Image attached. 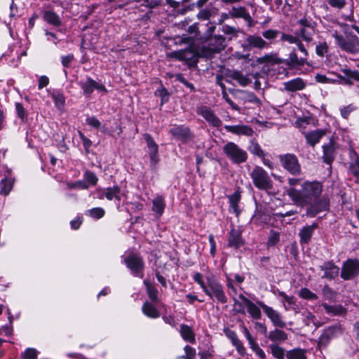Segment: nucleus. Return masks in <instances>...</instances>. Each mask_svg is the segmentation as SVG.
<instances>
[{
  "label": "nucleus",
  "mask_w": 359,
  "mask_h": 359,
  "mask_svg": "<svg viewBox=\"0 0 359 359\" xmlns=\"http://www.w3.org/2000/svg\"><path fill=\"white\" fill-rule=\"evenodd\" d=\"M348 172L353 175L357 182L359 180V157L356 156L354 160L351 161L348 165Z\"/></svg>",
  "instance_id": "nucleus-43"
},
{
  "label": "nucleus",
  "mask_w": 359,
  "mask_h": 359,
  "mask_svg": "<svg viewBox=\"0 0 359 359\" xmlns=\"http://www.w3.org/2000/svg\"><path fill=\"white\" fill-rule=\"evenodd\" d=\"M8 314H9V316H8L9 324L2 326L1 329V332H0V334L4 332V334L7 337L11 336L13 333V327H12L13 316H11L10 313H8Z\"/></svg>",
  "instance_id": "nucleus-59"
},
{
  "label": "nucleus",
  "mask_w": 359,
  "mask_h": 359,
  "mask_svg": "<svg viewBox=\"0 0 359 359\" xmlns=\"http://www.w3.org/2000/svg\"><path fill=\"white\" fill-rule=\"evenodd\" d=\"M43 19L48 24L55 27H60L62 24L60 16L53 11H44L43 12Z\"/></svg>",
  "instance_id": "nucleus-29"
},
{
  "label": "nucleus",
  "mask_w": 359,
  "mask_h": 359,
  "mask_svg": "<svg viewBox=\"0 0 359 359\" xmlns=\"http://www.w3.org/2000/svg\"><path fill=\"white\" fill-rule=\"evenodd\" d=\"M143 137L147 144L150 168L152 171H156L158 170V163L160 161L158 145L156 143L151 135L145 133L143 135Z\"/></svg>",
  "instance_id": "nucleus-4"
},
{
  "label": "nucleus",
  "mask_w": 359,
  "mask_h": 359,
  "mask_svg": "<svg viewBox=\"0 0 359 359\" xmlns=\"http://www.w3.org/2000/svg\"><path fill=\"white\" fill-rule=\"evenodd\" d=\"M208 294H205L212 300H217L218 302L225 304L227 302V297L225 294L222 285L216 280L210 277L206 278Z\"/></svg>",
  "instance_id": "nucleus-6"
},
{
  "label": "nucleus",
  "mask_w": 359,
  "mask_h": 359,
  "mask_svg": "<svg viewBox=\"0 0 359 359\" xmlns=\"http://www.w3.org/2000/svg\"><path fill=\"white\" fill-rule=\"evenodd\" d=\"M315 31L309 29L308 28H300L297 31V36L304 41L309 43L313 40V35Z\"/></svg>",
  "instance_id": "nucleus-41"
},
{
  "label": "nucleus",
  "mask_w": 359,
  "mask_h": 359,
  "mask_svg": "<svg viewBox=\"0 0 359 359\" xmlns=\"http://www.w3.org/2000/svg\"><path fill=\"white\" fill-rule=\"evenodd\" d=\"M50 97L54 102L55 107L58 110L62 111L65 104V97L63 93L57 90H53L50 93Z\"/></svg>",
  "instance_id": "nucleus-32"
},
{
  "label": "nucleus",
  "mask_w": 359,
  "mask_h": 359,
  "mask_svg": "<svg viewBox=\"0 0 359 359\" xmlns=\"http://www.w3.org/2000/svg\"><path fill=\"white\" fill-rule=\"evenodd\" d=\"M180 335L182 339L191 344H194L196 341L195 334L192 329L187 325L182 324L180 325Z\"/></svg>",
  "instance_id": "nucleus-31"
},
{
  "label": "nucleus",
  "mask_w": 359,
  "mask_h": 359,
  "mask_svg": "<svg viewBox=\"0 0 359 359\" xmlns=\"http://www.w3.org/2000/svg\"><path fill=\"white\" fill-rule=\"evenodd\" d=\"M299 296L302 299L308 300H316L318 299V296L306 287L300 290Z\"/></svg>",
  "instance_id": "nucleus-49"
},
{
  "label": "nucleus",
  "mask_w": 359,
  "mask_h": 359,
  "mask_svg": "<svg viewBox=\"0 0 359 359\" xmlns=\"http://www.w3.org/2000/svg\"><path fill=\"white\" fill-rule=\"evenodd\" d=\"M13 180L11 177H5L0 182V194L7 196L13 189Z\"/></svg>",
  "instance_id": "nucleus-39"
},
{
  "label": "nucleus",
  "mask_w": 359,
  "mask_h": 359,
  "mask_svg": "<svg viewBox=\"0 0 359 359\" xmlns=\"http://www.w3.org/2000/svg\"><path fill=\"white\" fill-rule=\"evenodd\" d=\"M313 203H309L310 205L306 210V215L311 217L316 216L318 213L327 211L330 206V200L326 196H323L318 199L316 198Z\"/></svg>",
  "instance_id": "nucleus-12"
},
{
  "label": "nucleus",
  "mask_w": 359,
  "mask_h": 359,
  "mask_svg": "<svg viewBox=\"0 0 359 359\" xmlns=\"http://www.w3.org/2000/svg\"><path fill=\"white\" fill-rule=\"evenodd\" d=\"M342 333V330L340 325L328 326L323 330L318 341V346L319 347H326L330 341Z\"/></svg>",
  "instance_id": "nucleus-8"
},
{
  "label": "nucleus",
  "mask_w": 359,
  "mask_h": 359,
  "mask_svg": "<svg viewBox=\"0 0 359 359\" xmlns=\"http://www.w3.org/2000/svg\"><path fill=\"white\" fill-rule=\"evenodd\" d=\"M248 344L250 346V348L252 351L258 355L260 358H265V353L264 351L257 344H256L251 338L250 334H248Z\"/></svg>",
  "instance_id": "nucleus-50"
},
{
  "label": "nucleus",
  "mask_w": 359,
  "mask_h": 359,
  "mask_svg": "<svg viewBox=\"0 0 359 359\" xmlns=\"http://www.w3.org/2000/svg\"><path fill=\"white\" fill-rule=\"evenodd\" d=\"M147 290L150 299L153 302H156L158 300V291L155 287L147 285Z\"/></svg>",
  "instance_id": "nucleus-61"
},
{
  "label": "nucleus",
  "mask_w": 359,
  "mask_h": 359,
  "mask_svg": "<svg viewBox=\"0 0 359 359\" xmlns=\"http://www.w3.org/2000/svg\"><path fill=\"white\" fill-rule=\"evenodd\" d=\"M223 150L226 156L234 163L244 162L246 159L245 152L233 142H230L226 144Z\"/></svg>",
  "instance_id": "nucleus-10"
},
{
  "label": "nucleus",
  "mask_w": 359,
  "mask_h": 359,
  "mask_svg": "<svg viewBox=\"0 0 359 359\" xmlns=\"http://www.w3.org/2000/svg\"><path fill=\"white\" fill-rule=\"evenodd\" d=\"M196 111L197 114L201 116L211 126L219 128L222 126V121L209 107L201 106L198 107Z\"/></svg>",
  "instance_id": "nucleus-15"
},
{
  "label": "nucleus",
  "mask_w": 359,
  "mask_h": 359,
  "mask_svg": "<svg viewBox=\"0 0 359 359\" xmlns=\"http://www.w3.org/2000/svg\"><path fill=\"white\" fill-rule=\"evenodd\" d=\"M337 46L347 53H355L359 52V39L355 35H348Z\"/></svg>",
  "instance_id": "nucleus-16"
},
{
  "label": "nucleus",
  "mask_w": 359,
  "mask_h": 359,
  "mask_svg": "<svg viewBox=\"0 0 359 359\" xmlns=\"http://www.w3.org/2000/svg\"><path fill=\"white\" fill-rule=\"evenodd\" d=\"M127 195L128 191L121 189L118 185L106 188L105 198L109 201H114L118 211L122 210L121 203L122 201H124L127 198Z\"/></svg>",
  "instance_id": "nucleus-7"
},
{
  "label": "nucleus",
  "mask_w": 359,
  "mask_h": 359,
  "mask_svg": "<svg viewBox=\"0 0 359 359\" xmlns=\"http://www.w3.org/2000/svg\"><path fill=\"white\" fill-rule=\"evenodd\" d=\"M121 258L134 276L143 277L144 262L138 255L130 253L128 255H123Z\"/></svg>",
  "instance_id": "nucleus-3"
},
{
  "label": "nucleus",
  "mask_w": 359,
  "mask_h": 359,
  "mask_svg": "<svg viewBox=\"0 0 359 359\" xmlns=\"http://www.w3.org/2000/svg\"><path fill=\"white\" fill-rule=\"evenodd\" d=\"M322 306L327 313H331L334 316L344 315L346 313V309L341 305L331 306L326 303H323Z\"/></svg>",
  "instance_id": "nucleus-38"
},
{
  "label": "nucleus",
  "mask_w": 359,
  "mask_h": 359,
  "mask_svg": "<svg viewBox=\"0 0 359 359\" xmlns=\"http://www.w3.org/2000/svg\"><path fill=\"white\" fill-rule=\"evenodd\" d=\"M267 337L270 341L273 342H282L287 339V334L278 328L270 331Z\"/></svg>",
  "instance_id": "nucleus-34"
},
{
  "label": "nucleus",
  "mask_w": 359,
  "mask_h": 359,
  "mask_svg": "<svg viewBox=\"0 0 359 359\" xmlns=\"http://www.w3.org/2000/svg\"><path fill=\"white\" fill-rule=\"evenodd\" d=\"M283 167L292 175H299L301 166L297 156L294 154H287L280 156Z\"/></svg>",
  "instance_id": "nucleus-11"
},
{
  "label": "nucleus",
  "mask_w": 359,
  "mask_h": 359,
  "mask_svg": "<svg viewBox=\"0 0 359 359\" xmlns=\"http://www.w3.org/2000/svg\"><path fill=\"white\" fill-rule=\"evenodd\" d=\"M226 81L233 85L247 86V77L239 71H230L226 74Z\"/></svg>",
  "instance_id": "nucleus-23"
},
{
  "label": "nucleus",
  "mask_w": 359,
  "mask_h": 359,
  "mask_svg": "<svg viewBox=\"0 0 359 359\" xmlns=\"http://www.w3.org/2000/svg\"><path fill=\"white\" fill-rule=\"evenodd\" d=\"M304 322L306 326H310L311 324L316 325L315 316L309 311H304L303 313Z\"/></svg>",
  "instance_id": "nucleus-63"
},
{
  "label": "nucleus",
  "mask_w": 359,
  "mask_h": 359,
  "mask_svg": "<svg viewBox=\"0 0 359 359\" xmlns=\"http://www.w3.org/2000/svg\"><path fill=\"white\" fill-rule=\"evenodd\" d=\"M271 351L273 356L277 359H283L285 355V351L280 346L276 344H271Z\"/></svg>",
  "instance_id": "nucleus-55"
},
{
  "label": "nucleus",
  "mask_w": 359,
  "mask_h": 359,
  "mask_svg": "<svg viewBox=\"0 0 359 359\" xmlns=\"http://www.w3.org/2000/svg\"><path fill=\"white\" fill-rule=\"evenodd\" d=\"M318 227L316 223H313L310 226H304L299 231L300 242L302 243H308L311 240L314 230Z\"/></svg>",
  "instance_id": "nucleus-28"
},
{
  "label": "nucleus",
  "mask_w": 359,
  "mask_h": 359,
  "mask_svg": "<svg viewBox=\"0 0 359 359\" xmlns=\"http://www.w3.org/2000/svg\"><path fill=\"white\" fill-rule=\"evenodd\" d=\"M79 86L86 97H90L95 90L107 92V89L103 84L96 82L89 76L86 78V81H80Z\"/></svg>",
  "instance_id": "nucleus-14"
},
{
  "label": "nucleus",
  "mask_w": 359,
  "mask_h": 359,
  "mask_svg": "<svg viewBox=\"0 0 359 359\" xmlns=\"http://www.w3.org/2000/svg\"><path fill=\"white\" fill-rule=\"evenodd\" d=\"M280 241V234L275 231H271L269 239L267 241V246L272 247L276 245Z\"/></svg>",
  "instance_id": "nucleus-56"
},
{
  "label": "nucleus",
  "mask_w": 359,
  "mask_h": 359,
  "mask_svg": "<svg viewBox=\"0 0 359 359\" xmlns=\"http://www.w3.org/2000/svg\"><path fill=\"white\" fill-rule=\"evenodd\" d=\"M194 280L198 283L205 294H208L207 289L208 283L206 284L203 280V276L201 273H195L193 276Z\"/></svg>",
  "instance_id": "nucleus-51"
},
{
  "label": "nucleus",
  "mask_w": 359,
  "mask_h": 359,
  "mask_svg": "<svg viewBox=\"0 0 359 359\" xmlns=\"http://www.w3.org/2000/svg\"><path fill=\"white\" fill-rule=\"evenodd\" d=\"M328 45L325 41L319 42L316 46V53L321 57H323L328 52Z\"/></svg>",
  "instance_id": "nucleus-54"
},
{
  "label": "nucleus",
  "mask_w": 359,
  "mask_h": 359,
  "mask_svg": "<svg viewBox=\"0 0 359 359\" xmlns=\"http://www.w3.org/2000/svg\"><path fill=\"white\" fill-rule=\"evenodd\" d=\"M315 79L317 82L321 83H334L337 80L332 78L327 77L326 75L317 74L315 76Z\"/></svg>",
  "instance_id": "nucleus-58"
},
{
  "label": "nucleus",
  "mask_w": 359,
  "mask_h": 359,
  "mask_svg": "<svg viewBox=\"0 0 359 359\" xmlns=\"http://www.w3.org/2000/svg\"><path fill=\"white\" fill-rule=\"evenodd\" d=\"M170 57L182 61L190 60L194 54L193 52L189 49H184L178 51H173L170 54Z\"/></svg>",
  "instance_id": "nucleus-37"
},
{
  "label": "nucleus",
  "mask_w": 359,
  "mask_h": 359,
  "mask_svg": "<svg viewBox=\"0 0 359 359\" xmlns=\"http://www.w3.org/2000/svg\"><path fill=\"white\" fill-rule=\"evenodd\" d=\"M287 60L288 61V64L296 66L303 65L306 58H299L296 53L293 51L289 54L288 58Z\"/></svg>",
  "instance_id": "nucleus-52"
},
{
  "label": "nucleus",
  "mask_w": 359,
  "mask_h": 359,
  "mask_svg": "<svg viewBox=\"0 0 359 359\" xmlns=\"http://www.w3.org/2000/svg\"><path fill=\"white\" fill-rule=\"evenodd\" d=\"M229 201V211L238 216L240 213L238 203L241 200V195L238 192H234L228 196Z\"/></svg>",
  "instance_id": "nucleus-33"
},
{
  "label": "nucleus",
  "mask_w": 359,
  "mask_h": 359,
  "mask_svg": "<svg viewBox=\"0 0 359 359\" xmlns=\"http://www.w3.org/2000/svg\"><path fill=\"white\" fill-rule=\"evenodd\" d=\"M83 177L85 179L86 183L88 184V187L95 186L98 181V178L96 175L90 170H86L84 172Z\"/></svg>",
  "instance_id": "nucleus-47"
},
{
  "label": "nucleus",
  "mask_w": 359,
  "mask_h": 359,
  "mask_svg": "<svg viewBox=\"0 0 359 359\" xmlns=\"http://www.w3.org/2000/svg\"><path fill=\"white\" fill-rule=\"evenodd\" d=\"M170 133L175 139L184 143L189 142L192 138L190 129L184 125L174 126L170 130Z\"/></svg>",
  "instance_id": "nucleus-17"
},
{
  "label": "nucleus",
  "mask_w": 359,
  "mask_h": 359,
  "mask_svg": "<svg viewBox=\"0 0 359 359\" xmlns=\"http://www.w3.org/2000/svg\"><path fill=\"white\" fill-rule=\"evenodd\" d=\"M285 90L287 92H296L305 88L306 83L302 78H295L283 83Z\"/></svg>",
  "instance_id": "nucleus-22"
},
{
  "label": "nucleus",
  "mask_w": 359,
  "mask_h": 359,
  "mask_svg": "<svg viewBox=\"0 0 359 359\" xmlns=\"http://www.w3.org/2000/svg\"><path fill=\"white\" fill-rule=\"evenodd\" d=\"M45 35L46 36V40L49 42H52L55 45H57V43L60 41V40L57 36V34L54 32L46 29Z\"/></svg>",
  "instance_id": "nucleus-64"
},
{
  "label": "nucleus",
  "mask_w": 359,
  "mask_h": 359,
  "mask_svg": "<svg viewBox=\"0 0 359 359\" xmlns=\"http://www.w3.org/2000/svg\"><path fill=\"white\" fill-rule=\"evenodd\" d=\"M143 313L151 318H157L160 316V312L158 309L150 302H145L142 308Z\"/></svg>",
  "instance_id": "nucleus-35"
},
{
  "label": "nucleus",
  "mask_w": 359,
  "mask_h": 359,
  "mask_svg": "<svg viewBox=\"0 0 359 359\" xmlns=\"http://www.w3.org/2000/svg\"><path fill=\"white\" fill-rule=\"evenodd\" d=\"M258 304L274 327L278 328H284L286 327V323L280 312L262 302H258Z\"/></svg>",
  "instance_id": "nucleus-9"
},
{
  "label": "nucleus",
  "mask_w": 359,
  "mask_h": 359,
  "mask_svg": "<svg viewBox=\"0 0 359 359\" xmlns=\"http://www.w3.org/2000/svg\"><path fill=\"white\" fill-rule=\"evenodd\" d=\"M37 351L32 348H28L22 353V359H36Z\"/></svg>",
  "instance_id": "nucleus-60"
},
{
  "label": "nucleus",
  "mask_w": 359,
  "mask_h": 359,
  "mask_svg": "<svg viewBox=\"0 0 359 359\" xmlns=\"http://www.w3.org/2000/svg\"><path fill=\"white\" fill-rule=\"evenodd\" d=\"M359 273V261L358 259H348L344 262L341 277L344 280H351Z\"/></svg>",
  "instance_id": "nucleus-13"
},
{
  "label": "nucleus",
  "mask_w": 359,
  "mask_h": 359,
  "mask_svg": "<svg viewBox=\"0 0 359 359\" xmlns=\"http://www.w3.org/2000/svg\"><path fill=\"white\" fill-rule=\"evenodd\" d=\"M341 72L344 73V76L337 74V77L343 81L344 83L348 85H352L353 81H359V72L358 71H352L349 69H343Z\"/></svg>",
  "instance_id": "nucleus-26"
},
{
  "label": "nucleus",
  "mask_w": 359,
  "mask_h": 359,
  "mask_svg": "<svg viewBox=\"0 0 359 359\" xmlns=\"http://www.w3.org/2000/svg\"><path fill=\"white\" fill-rule=\"evenodd\" d=\"M322 191L323 185L321 183L316 181H306L302 184L301 189H297L294 187L289 188L287 190V194L296 205L302 207L318 198Z\"/></svg>",
  "instance_id": "nucleus-1"
},
{
  "label": "nucleus",
  "mask_w": 359,
  "mask_h": 359,
  "mask_svg": "<svg viewBox=\"0 0 359 359\" xmlns=\"http://www.w3.org/2000/svg\"><path fill=\"white\" fill-rule=\"evenodd\" d=\"M223 331L226 337L231 341L232 345L235 346L238 353L241 355H244L245 354V348L238 339L236 333L227 327L224 328Z\"/></svg>",
  "instance_id": "nucleus-19"
},
{
  "label": "nucleus",
  "mask_w": 359,
  "mask_h": 359,
  "mask_svg": "<svg viewBox=\"0 0 359 359\" xmlns=\"http://www.w3.org/2000/svg\"><path fill=\"white\" fill-rule=\"evenodd\" d=\"M298 38V36H297V32H295V35L283 33L280 36V41H287L289 43L294 44L295 42L297 41Z\"/></svg>",
  "instance_id": "nucleus-62"
},
{
  "label": "nucleus",
  "mask_w": 359,
  "mask_h": 359,
  "mask_svg": "<svg viewBox=\"0 0 359 359\" xmlns=\"http://www.w3.org/2000/svg\"><path fill=\"white\" fill-rule=\"evenodd\" d=\"M248 150L253 155L260 158L262 159L264 165L271 167V161L269 160H266L264 158L265 152L262 150L259 144L254 140L250 142V145H248Z\"/></svg>",
  "instance_id": "nucleus-25"
},
{
  "label": "nucleus",
  "mask_w": 359,
  "mask_h": 359,
  "mask_svg": "<svg viewBox=\"0 0 359 359\" xmlns=\"http://www.w3.org/2000/svg\"><path fill=\"white\" fill-rule=\"evenodd\" d=\"M210 49L213 52H219L226 46L225 38L221 35L215 36L209 42Z\"/></svg>",
  "instance_id": "nucleus-30"
},
{
  "label": "nucleus",
  "mask_w": 359,
  "mask_h": 359,
  "mask_svg": "<svg viewBox=\"0 0 359 359\" xmlns=\"http://www.w3.org/2000/svg\"><path fill=\"white\" fill-rule=\"evenodd\" d=\"M287 359H306V352L302 348H294L286 353Z\"/></svg>",
  "instance_id": "nucleus-42"
},
{
  "label": "nucleus",
  "mask_w": 359,
  "mask_h": 359,
  "mask_svg": "<svg viewBox=\"0 0 359 359\" xmlns=\"http://www.w3.org/2000/svg\"><path fill=\"white\" fill-rule=\"evenodd\" d=\"M234 280L236 283V285H233L230 280L228 281L226 285L231 289L229 293L232 295L234 300V310L239 313H244L245 308L247 306L246 292L243 291L242 288L239 286L243 282L244 277L236 274L234 275Z\"/></svg>",
  "instance_id": "nucleus-2"
},
{
  "label": "nucleus",
  "mask_w": 359,
  "mask_h": 359,
  "mask_svg": "<svg viewBox=\"0 0 359 359\" xmlns=\"http://www.w3.org/2000/svg\"><path fill=\"white\" fill-rule=\"evenodd\" d=\"M260 306H257L253 302L248 300V313L255 319H259L261 317Z\"/></svg>",
  "instance_id": "nucleus-48"
},
{
  "label": "nucleus",
  "mask_w": 359,
  "mask_h": 359,
  "mask_svg": "<svg viewBox=\"0 0 359 359\" xmlns=\"http://www.w3.org/2000/svg\"><path fill=\"white\" fill-rule=\"evenodd\" d=\"M79 138L82 141L83 146L85 149L86 154H88L90 152V148L93 144L92 141L90 139H88V137H86L84 135V134L82 133L81 131H79Z\"/></svg>",
  "instance_id": "nucleus-57"
},
{
  "label": "nucleus",
  "mask_w": 359,
  "mask_h": 359,
  "mask_svg": "<svg viewBox=\"0 0 359 359\" xmlns=\"http://www.w3.org/2000/svg\"><path fill=\"white\" fill-rule=\"evenodd\" d=\"M244 243L245 242L242 238L241 231L239 229H231L229 233L227 246L238 250L243 246Z\"/></svg>",
  "instance_id": "nucleus-18"
},
{
  "label": "nucleus",
  "mask_w": 359,
  "mask_h": 359,
  "mask_svg": "<svg viewBox=\"0 0 359 359\" xmlns=\"http://www.w3.org/2000/svg\"><path fill=\"white\" fill-rule=\"evenodd\" d=\"M165 202L162 196H156L152 201V211L155 213L156 217H160L164 212L165 208Z\"/></svg>",
  "instance_id": "nucleus-27"
},
{
  "label": "nucleus",
  "mask_w": 359,
  "mask_h": 359,
  "mask_svg": "<svg viewBox=\"0 0 359 359\" xmlns=\"http://www.w3.org/2000/svg\"><path fill=\"white\" fill-rule=\"evenodd\" d=\"M297 24L301 26V28H308L312 31H315L316 23L311 19L304 17L297 21Z\"/></svg>",
  "instance_id": "nucleus-46"
},
{
  "label": "nucleus",
  "mask_w": 359,
  "mask_h": 359,
  "mask_svg": "<svg viewBox=\"0 0 359 359\" xmlns=\"http://www.w3.org/2000/svg\"><path fill=\"white\" fill-rule=\"evenodd\" d=\"M198 348L201 359H214L215 351L209 339H204L200 344Z\"/></svg>",
  "instance_id": "nucleus-20"
},
{
  "label": "nucleus",
  "mask_w": 359,
  "mask_h": 359,
  "mask_svg": "<svg viewBox=\"0 0 359 359\" xmlns=\"http://www.w3.org/2000/svg\"><path fill=\"white\" fill-rule=\"evenodd\" d=\"M326 131L323 129H318L308 133H304L307 144L314 147L325 135Z\"/></svg>",
  "instance_id": "nucleus-21"
},
{
  "label": "nucleus",
  "mask_w": 359,
  "mask_h": 359,
  "mask_svg": "<svg viewBox=\"0 0 359 359\" xmlns=\"http://www.w3.org/2000/svg\"><path fill=\"white\" fill-rule=\"evenodd\" d=\"M267 46V43L260 36H248V48L255 47L263 48Z\"/></svg>",
  "instance_id": "nucleus-40"
},
{
  "label": "nucleus",
  "mask_w": 359,
  "mask_h": 359,
  "mask_svg": "<svg viewBox=\"0 0 359 359\" xmlns=\"http://www.w3.org/2000/svg\"><path fill=\"white\" fill-rule=\"evenodd\" d=\"M324 161L330 164L334 158V147L332 142L323 146Z\"/></svg>",
  "instance_id": "nucleus-36"
},
{
  "label": "nucleus",
  "mask_w": 359,
  "mask_h": 359,
  "mask_svg": "<svg viewBox=\"0 0 359 359\" xmlns=\"http://www.w3.org/2000/svg\"><path fill=\"white\" fill-rule=\"evenodd\" d=\"M227 132H230L237 135H247V126H224Z\"/></svg>",
  "instance_id": "nucleus-45"
},
{
  "label": "nucleus",
  "mask_w": 359,
  "mask_h": 359,
  "mask_svg": "<svg viewBox=\"0 0 359 359\" xmlns=\"http://www.w3.org/2000/svg\"><path fill=\"white\" fill-rule=\"evenodd\" d=\"M250 175L255 186L258 189L269 191L272 188L273 182L262 168L255 167Z\"/></svg>",
  "instance_id": "nucleus-5"
},
{
  "label": "nucleus",
  "mask_w": 359,
  "mask_h": 359,
  "mask_svg": "<svg viewBox=\"0 0 359 359\" xmlns=\"http://www.w3.org/2000/svg\"><path fill=\"white\" fill-rule=\"evenodd\" d=\"M105 211L102 208H93L88 210L86 215L95 219H101L104 217Z\"/></svg>",
  "instance_id": "nucleus-44"
},
{
  "label": "nucleus",
  "mask_w": 359,
  "mask_h": 359,
  "mask_svg": "<svg viewBox=\"0 0 359 359\" xmlns=\"http://www.w3.org/2000/svg\"><path fill=\"white\" fill-rule=\"evenodd\" d=\"M356 109V107L353 104H350L347 106L341 107L339 109L340 115L344 119H348L350 114Z\"/></svg>",
  "instance_id": "nucleus-53"
},
{
  "label": "nucleus",
  "mask_w": 359,
  "mask_h": 359,
  "mask_svg": "<svg viewBox=\"0 0 359 359\" xmlns=\"http://www.w3.org/2000/svg\"><path fill=\"white\" fill-rule=\"evenodd\" d=\"M320 269L324 271V278L334 279L338 276L339 269L332 262H327L320 266Z\"/></svg>",
  "instance_id": "nucleus-24"
}]
</instances>
